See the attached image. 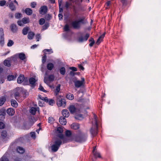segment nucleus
<instances>
[{"instance_id": "obj_1", "label": "nucleus", "mask_w": 161, "mask_h": 161, "mask_svg": "<svg viewBox=\"0 0 161 161\" xmlns=\"http://www.w3.org/2000/svg\"><path fill=\"white\" fill-rule=\"evenodd\" d=\"M58 137L59 138H57L54 144L51 146V150L53 152H55L58 150L62 141L63 143L68 142L67 137H64L62 134L58 135Z\"/></svg>"}, {"instance_id": "obj_2", "label": "nucleus", "mask_w": 161, "mask_h": 161, "mask_svg": "<svg viewBox=\"0 0 161 161\" xmlns=\"http://www.w3.org/2000/svg\"><path fill=\"white\" fill-rule=\"evenodd\" d=\"M86 17L83 16L77 19L72 21L71 25L73 29L78 30L81 28L82 25L86 24Z\"/></svg>"}, {"instance_id": "obj_3", "label": "nucleus", "mask_w": 161, "mask_h": 161, "mask_svg": "<svg viewBox=\"0 0 161 161\" xmlns=\"http://www.w3.org/2000/svg\"><path fill=\"white\" fill-rule=\"evenodd\" d=\"M94 119L92 121V126L90 130V133L93 136H95L97 134V116L94 114Z\"/></svg>"}, {"instance_id": "obj_4", "label": "nucleus", "mask_w": 161, "mask_h": 161, "mask_svg": "<svg viewBox=\"0 0 161 161\" xmlns=\"http://www.w3.org/2000/svg\"><path fill=\"white\" fill-rule=\"evenodd\" d=\"M18 58L21 60H24L26 59V57L25 54L23 52L17 53L8 59L9 60H16ZM4 60H8V59H5Z\"/></svg>"}, {"instance_id": "obj_5", "label": "nucleus", "mask_w": 161, "mask_h": 161, "mask_svg": "<svg viewBox=\"0 0 161 161\" xmlns=\"http://www.w3.org/2000/svg\"><path fill=\"white\" fill-rule=\"evenodd\" d=\"M87 137V134L82 133L79 136H75V139L76 141L81 142H85L86 140Z\"/></svg>"}, {"instance_id": "obj_6", "label": "nucleus", "mask_w": 161, "mask_h": 161, "mask_svg": "<svg viewBox=\"0 0 161 161\" xmlns=\"http://www.w3.org/2000/svg\"><path fill=\"white\" fill-rule=\"evenodd\" d=\"M61 97H62L60 96H58L56 101L58 107H65L66 105L65 100Z\"/></svg>"}, {"instance_id": "obj_7", "label": "nucleus", "mask_w": 161, "mask_h": 161, "mask_svg": "<svg viewBox=\"0 0 161 161\" xmlns=\"http://www.w3.org/2000/svg\"><path fill=\"white\" fill-rule=\"evenodd\" d=\"M44 53V55L43 56L42 60H46L47 55L49 54L53 53V51L52 49H45L43 51Z\"/></svg>"}, {"instance_id": "obj_8", "label": "nucleus", "mask_w": 161, "mask_h": 161, "mask_svg": "<svg viewBox=\"0 0 161 161\" xmlns=\"http://www.w3.org/2000/svg\"><path fill=\"white\" fill-rule=\"evenodd\" d=\"M89 36L90 34L88 33L86 34L84 37L82 35H81L78 37L77 40L80 42H83L86 41Z\"/></svg>"}, {"instance_id": "obj_9", "label": "nucleus", "mask_w": 161, "mask_h": 161, "mask_svg": "<svg viewBox=\"0 0 161 161\" xmlns=\"http://www.w3.org/2000/svg\"><path fill=\"white\" fill-rule=\"evenodd\" d=\"M48 8L47 6L43 5L39 9V13L41 14H46Z\"/></svg>"}, {"instance_id": "obj_10", "label": "nucleus", "mask_w": 161, "mask_h": 161, "mask_svg": "<svg viewBox=\"0 0 161 161\" xmlns=\"http://www.w3.org/2000/svg\"><path fill=\"white\" fill-rule=\"evenodd\" d=\"M84 81V79L83 78H82L81 80H75L74 81V83L75 85V87L77 88H79L81 86H82L83 84V82Z\"/></svg>"}, {"instance_id": "obj_11", "label": "nucleus", "mask_w": 161, "mask_h": 161, "mask_svg": "<svg viewBox=\"0 0 161 161\" xmlns=\"http://www.w3.org/2000/svg\"><path fill=\"white\" fill-rule=\"evenodd\" d=\"M68 109L71 114H74L76 112H79V110L76 108L74 105H70Z\"/></svg>"}, {"instance_id": "obj_12", "label": "nucleus", "mask_w": 161, "mask_h": 161, "mask_svg": "<svg viewBox=\"0 0 161 161\" xmlns=\"http://www.w3.org/2000/svg\"><path fill=\"white\" fill-rule=\"evenodd\" d=\"M0 137L3 140H6L8 138L7 133L6 130H3L1 132Z\"/></svg>"}, {"instance_id": "obj_13", "label": "nucleus", "mask_w": 161, "mask_h": 161, "mask_svg": "<svg viewBox=\"0 0 161 161\" xmlns=\"http://www.w3.org/2000/svg\"><path fill=\"white\" fill-rule=\"evenodd\" d=\"M10 29L11 31L14 33L16 32L18 30V27L16 24H12L10 26Z\"/></svg>"}, {"instance_id": "obj_14", "label": "nucleus", "mask_w": 161, "mask_h": 161, "mask_svg": "<svg viewBox=\"0 0 161 161\" xmlns=\"http://www.w3.org/2000/svg\"><path fill=\"white\" fill-rule=\"evenodd\" d=\"M59 122L62 125H65L67 122L65 117L62 116L60 117L59 118Z\"/></svg>"}, {"instance_id": "obj_15", "label": "nucleus", "mask_w": 161, "mask_h": 161, "mask_svg": "<svg viewBox=\"0 0 161 161\" xmlns=\"http://www.w3.org/2000/svg\"><path fill=\"white\" fill-rule=\"evenodd\" d=\"M39 108H35L34 107H31L30 110V113L32 114L33 115H35L36 113V112L37 111H38L39 110Z\"/></svg>"}, {"instance_id": "obj_16", "label": "nucleus", "mask_w": 161, "mask_h": 161, "mask_svg": "<svg viewBox=\"0 0 161 161\" xmlns=\"http://www.w3.org/2000/svg\"><path fill=\"white\" fill-rule=\"evenodd\" d=\"M36 81L37 80L33 77L30 78L29 79V83L31 85V86H35V83Z\"/></svg>"}, {"instance_id": "obj_17", "label": "nucleus", "mask_w": 161, "mask_h": 161, "mask_svg": "<svg viewBox=\"0 0 161 161\" xmlns=\"http://www.w3.org/2000/svg\"><path fill=\"white\" fill-rule=\"evenodd\" d=\"M7 114L9 115L12 116L14 114L15 111L13 108H8L7 109Z\"/></svg>"}, {"instance_id": "obj_18", "label": "nucleus", "mask_w": 161, "mask_h": 161, "mask_svg": "<svg viewBox=\"0 0 161 161\" xmlns=\"http://www.w3.org/2000/svg\"><path fill=\"white\" fill-rule=\"evenodd\" d=\"M62 113L64 117H68L69 115V114L67 109H63L62 111Z\"/></svg>"}, {"instance_id": "obj_19", "label": "nucleus", "mask_w": 161, "mask_h": 161, "mask_svg": "<svg viewBox=\"0 0 161 161\" xmlns=\"http://www.w3.org/2000/svg\"><path fill=\"white\" fill-rule=\"evenodd\" d=\"M30 28L28 26H26L22 30V33L23 35H26L28 33Z\"/></svg>"}, {"instance_id": "obj_20", "label": "nucleus", "mask_w": 161, "mask_h": 161, "mask_svg": "<svg viewBox=\"0 0 161 161\" xmlns=\"http://www.w3.org/2000/svg\"><path fill=\"white\" fill-rule=\"evenodd\" d=\"M25 12L27 15H31L32 14L33 11L30 8H27L25 9Z\"/></svg>"}, {"instance_id": "obj_21", "label": "nucleus", "mask_w": 161, "mask_h": 161, "mask_svg": "<svg viewBox=\"0 0 161 161\" xmlns=\"http://www.w3.org/2000/svg\"><path fill=\"white\" fill-rule=\"evenodd\" d=\"M35 35L34 33L32 31L29 32L28 34L27 37L29 40H32L33 38Z\"/></svg>"}, {"instance_id": "obj_22", "label": "nucleus", "mask_w": 161, "mask_h": 161, "mask_svg": "<svg viewBox=\"0 0 161 161\" xmlns=\"http://www.w3.org/2000/svg\"><path fill=\"white\" fill-rule=\"evenodd\" d=\"M17 152L23 154L25 152V150L23 147H18L16 148Z\"/></svg>"}, {"instance_id": "obj_23", "label": "nucleus", "mask_w": 161, "mask_h": 161, "mask_svg": "<svg viewBox=\"0 0 161 161\" xmlns=\"http://www.w3.org/2000/svg\"><path fill=\"white\" fill-rule=\"evenodd\" d=\"M24 79V75H20L17 79V82L18 83H21L23 81Z\"/></svg>"}, {"instance_id": "obj_24", "label": "nucleus", "mask_w": 161, "mask_h": 161, "mask_svg": "<svg viewBox=\"0 0 161 161\" xmlns=\"http://www.w3.org/2000/svg\"><path fill=\"white\" fill-rule=\"evenodd\" d=\"M8 5L9 8L12 11H14L15 10L16 7L14 5L12 1H11L10 2Z\"/></svg>"}, {"instance_id": "obj_25", "label": "nucleus", "mask_w": 161, "mask_h": 161, "mask_svg": "<svg viewBox=\"0 0 161 161\" xmlns=\"http://www.w3.org/2000/svg\"><path fill=\"white\" fill-rule=\"evenodd\" d=\"M11 103L12 106L16 108L18 106V103L17 102L14 100H11Z\"/></svg>"}, {"instance_id": "obj_26", "label": "nucleus", "mask_w": 161, "mask_h": 161, "mask_svg": "<svg viewBox=\"0 0 161 161\" xmlns=\"http://www.w3.org/2000/svg\"><path fill=\"white\" fill-rule=\"evenodd\" d=\"M66 97L68 99L70 100H72L74 98V95L70 93H69L67 94Z\"/></svg>"}, {"instance_id": "obj_27", "label": "nucleus", "mask_w": 161, "mask_h": 161, "mask_svg": "<svg viewBox=\"0 0 161 161\" xmlns=\"http://www.w3.org/2000/svg\"><path fill=\"white\" fill-rule=\"evenodd\" d=\"M60 84H58L57 87H56L55 90V93L56 94V95H57L59 93L60 90Z\"/></svg>"}, {"instance_id": "obj_28", "label": "nucleus", "mask_w": 161, "mask_h": 161, "mask_svg": "<svg viewBox=\"0 0 161 161\" xmlns=\"http://www.w3.org/2000/svg\"><path fill=\"white\" fill-rule=\"evenodd\" d=\"M22 23L23 24L28 23L30 22L29 18H24L22 19Z\"/></svg>"}, {"instance_id": "obj_29", "label": "nucleus", "mask_w": 161, "mask_h": 161, "mask_svg": "<svg viewBox=\"0 0 161 161\" xmlns=\"http://www.w3.org/2000/svg\"><path fill=\"white\" fill-rule=\"evenodd\" d=\"M92 153L95 158H97V157L99 158H100L101 157L100 153L97 152H94V149L92 151Z\"/></svg>"}, {"instance_id": "obj_30", "label": "nucleus", "mask_w": 161, "mask_h": 161, "mask_svg": "<svg viewBox=\"0 0 161 161\" xmlns=\"http://www.w3.org/2000/svg\"><path fill=\"white\" fill-rule=\"evenodd\" d=\"M54 67V65L52 63H48L47 65V69L49 70H51Z\"/></svg>"}, {"instance_id": "obj_31", "label": "nucleus", "mask_w": 161, "mask_h": 161, "mask_svg": "<svg viewBox=\"0 0 161 161\" xmlns=\"http://www.w3.org/2000/svg\"><path fill=\"white\" fill-rule=\"evenodd\" d=\"M71 128L77 130L79 128V125L78 124H73L71 125Z\"/></svg>"}, {"instance_id": "obj_32", "label": "nucleus", "mask_w": 161, "mask_h": 161, "mask_svg": "<svg viewBox=\"0 0 161 161\" xmlns=\"http://www.w3.org/2000/svg\"><path fill=\"white\" fill-rule=\"evenodd\" d=\"M38 97H39V98L41 100L44 101L46 102H47L48 101V99L47 97H42L41 95H38Z\"/></svg>"}, {"instance_id": "obj_33", "label": "nucleus", "mask_w": 161, "mask_h": 161, "mask_svg": "<svg viewBox=\"0 0 161 161\" xmlns=\"http://www.w3.org/2000/svg\"><path fill=\"white\" fill-rule=\"evenodd\" d=\"M60 73L62 75H64L65 73V69L64 67H62L60 69Z\"/></svg>"}, {"instance_id": "obj_34", "label": "nucleus", "mask_w": 161, "mask_h": 161, "mask_svg": "<svg viewBox=\"0 0 161 161\" xmlns=\"http://www.w3.org/2000/svg\"><path fill=\"white\" fill-rule=\"evenodd\" d=\"M15 78L16 76H14V75H9L7 76V79L9 81H11L13 80Z\"/></svg>"}, {"instance_id": "obj_35", "label": "nucleus", "mask_w": 161, "mask_h": 161, "mask_svg": "<svg viewBox=\"0 0 161 161\" xmlns=\"http://www.w3.org/2000/svg\"><path fill=\"white\" fill-rule=\"evenodd\" d=\"M89 42H91L89 44V46L90 47H92L95 43V41L93 38L91 37L89 40Z\"/></svg>"}, {"instance_id": "obj_36", "label": "nucleus", "mask_w": 161, "mask_h": 161, "mask_svg": "<svg viewBox=\"0 0 161 161\" xmlns=\"http://www.w3.org/2000/svg\"><path fill=\"white\" fill-rule=\"evenodd\" d=\"M22 14L19 13H16L15 14V17L16 19H19L22 17Z\"/></svg>"}, {"instance_id": "obj_37", "label": "nucleus", "mask_w": 161, "mask_h": 161, "mask_svg": "<svg viewBox=\"0 0 161 161\" xmlns=\"http://www.w3.org/2000/svg\"><path fill=\"white\" fill-rule=\"evenodd\" d=\"M13 96L15 99L18 100L19 98V94L18 92H16L14 93Z\"/></svg>"}, {"instance_id": "obj_38", "label": "nucleus", "mask_w": 161, "mask_h": 161, "mask_svg": "<svg viewBox=\"0 0 161 161\" xmlns=\"http://www.w3.org/2000/svg\"><path fill=\"white\" fill-rule=\"evenodd\" d=\"M6 101L5 98L4 97L0 98V106H2Z\"/></svg>"}, {"instance_id": "obj_39", "label": "nucleus", "mask_w": 161, "mask_h": 161, "mask_svg": "<svg viewBox=\"0 0 161 161\" xmlns=\"http://www.w3.org/2000/svg\"><path fill=\"white\" fill-rule=\"evenodd\" d=\"M4 43V37H0V44L2 46H3Z\"/></svg>"}, {"instance_id": "obj_40", "label": "nucleus", "mask_w": 161, "mask_h": 161, "mask_svg": "<svg viewBox=\"0 0 161 161\" xmlns=\"http://www.w3.org/2000/svg\"><path fill=\"white\" fill-rule=\"evenodd\" d=\"M72 3H69L68 1H66L65 2V7L66 8V9L67 10L69 8V7L70 5H71Z\"/></svg>"}, {"instance_id": "obj_41", "label": "nucleus", "mask_w": 161, "mask_h": 161, "mask_svg": "<svg viewBox=\"0 0 161 161\" xmlns=\"http://www.w3.org/2000/svg\"><path fill=\"white\" fill-rule=\"evenodd\" d=\"M49 23L47 22H46L45 24L42 26V29L43 30H46L49 27Z\"/></svg>"}, {"instance_id": "obj_42", "label": "nucleus", "mask_w": 161, "mask_h": 161, "mask_svg": "<svg viewBox=\"0 0 161 161\" xmlns=\"http://www.w3.org/2000/svg\"><path fill=\"white\" fill-rule=\"evenodd\" d=\"M14 44V42L13 41L11 40H9L7 43V46L9 47H11L13 46Z\"/></svg>"}, {"instance_id": "obj_43", "label": "nucleus", "mask_w": 161, "mask_h": 161, "mask_svg": "<svg viewBox=\"0 0 161 161\" xmlns=\"http://www.w3.org/2000/svg\"><path fill=\"white\" fill-rule=\"evenodd\" d=\"M73 11L74 13V15L75 16H76L78 13V10H77L76 8L74 6L73 7Z\"/></svg>"}, {"instance_id": "obj_44", "label": "nucleus", "mask_w": 161, "mask_h": 161, "mask_svg": "<svg viewBox=\"0 0 161 161\" xmlns=\"http://www.w3.org/2000/svg\"><path fill=\"white\" fill-rule=\"evenodd\" d=\"M0 114L5 116L6 112L4 108H2L0 110Z\"/></svg>"}, {"instance_id": "obj_45", "label": "nucleus", "mask_w": 161, "mask_h": 161, "mask_svg": "<svg viewBox=\"0 0 161 161\" xmlns=\"http://www.w3.org/2000/svg\"><path fill=\"white\" fill-rule=\"evenodd\" d=\"M54 79V76L53 75H49L48 79L50 81H53Z\"/></svg>"}, {"instance_id": "obj_46", "label": "nucleus", "mask_w": 161, "mask_h": 161, "mask_svg": "<svg viewBox=\"0 0 161 161\" xmlns=\"http://www.w3.org/2000/svg\"><path fill=\"white\" fill-rule=\"evenodd\" d=\"M39 24L41 25H43L45 22V20L44 18H41L39 20Z\"/></svg>"}, {"instance_id": "obj_47", "label": "nucleus", "mask_w": 161, "mask_h": 161, "mask_svg": "<svg viewBox=\"0 0 161 161\" xmlns=\"http://www.w3.org/2000/svg\"><path fill=\"white\" fill-rule=\"evenodd\" d=\"M64 30L65 31H70L69 26L67 24H66L65 25Z\"/></svg>"}, {"instance_id": "obj_48", "label": "nucleus", "mask_w": 161, "mask_h": 161, "mask_svg": "<svg viewBox=\"0 0 161 161\" xmlns=\"http://www.w3.org/2000/svg\"><path fill=\"white\" fill-rule=\"evenodd\" d=\"M65 135L67 137H70L71 135V133L70 131L67 130L65 132Z\"/></svg>"}, {"instance_id": "obj_49", "label": "nucleus", "mask_w": 161, "mask_h": 161, "mask_svg": "<svg viewBox=\"0 0 161 161\" xmlns=\"http://www.w3.org/2000/svg\"><path fill=\"white\" fill-rule=\"evenodd\" d=\"M47 102L48 103V104L50 105L53 106V104L54 103V101L52 99H48V102Z\"/></svg>"}, {"instance_id": "obj_50", "label": "nucleus", "mask_w": 161, "mask_h": 161, "mask_svg": "<svg viewBox=\"0 0 161 161\" xmlns=\"http://www.w3.org/2000/svg\"><path fill=\"white\" fill-rule=\"evenodd\" d=\"M1 161H9L8 159L5 156H3L0 159Z\"/></svg>"}, {"instance_id": "obj_51", "label": "nucleus", "mask_w": 161, "mask_h": 161, "mask_svg": "<svg viewBox=\"0 0 161 161\" xmlns=\"http://www.w3.org/2000/svg\"><path fill=\"white\" fill-rule=\"evenodd\" d=\"M4 37V34L3 29L2 28H0V37Z\"/></svg>"}, {"instance_id": "obj_52", "label": "nucleus", "mask_w": 161, "mask_h": 161, "mask_svg": "<svg viewBox=\"0 0 161 161\" xmlns=\"http://www.w3.org/2000/svg\"><path fill=\"white\" fill-rule=\"evenodd\" d=\"M54 121V119L53 117H50L48 118V122L50 123H53Z\"/></svg>"}, {"instance_id": "obj_53", "label": "nucleus", "mask_w": 161, "mask_h": 161, "mask_svg": "<svg viewBox=\"0 0 161 161\" xmlns=\"http://www.w3.org/2000/svg\"><path fill=\"white\" fill-rule=\"evenodd\" d=\"M10 61H4V64L5 65L9 67L11 65Z\"/></svg>"}, {"instance_id": "obj_54", "label": "nucleus", "mask_w": 161, "mask_h": 161, "mask_svg": "<svg viewBox=\"0 0 161 161\" xmlns=\"http://www.w3.org/2000/svg\"><path fill=\"white\" fill-rule=\"evenodd\" d=\"M57 131L58 133H61L63 131V130L60 127H58L57 128Z\"/></svg>"}, {"instance_id": "obj_55", "label": "nucleus", "mask_w": 161, "mask_h": 161, "mask_svg": "<svg viewBox=\"0 0 161 161\" xmlns=\"http://www.w3.org/2000/svg\"><path fill=\"white\" fill-rule=\"evenodd\" d=\"M6 3V1L5 0H3L0 1V6H4Z\"/></svg>"}, {"instance_id": "obj_56", "label": "nucleus", "mask_w": 161, "mask_h": 161, "mask_svg": "<svg viewBox=\"0 0 161 161\" xmlns=\"http://www.w3.org/2000/svg\"><path fill=\"white\" fill-rule=\"evenodd\" d=\"M82 0H75L74 2L75 4L77 5H79L82 2Z\"/></svg>"}, {"instance_id": "obj_57", "label": "nucleus", "mask_w": 161, "mask_h": 161, "mask_svg": "<svg viewBox=\"0 0 161 161\" xmlns=\"http://www.w3.org/2000/svg\"><path fill=\"white\" fill-rule=\"evenodd\" d=\"M36 5L35 2H32L31 3V6L32 8H35Z\"/></svg>"}, {"instance_id": "obj_58", "label": "nucleus", "mask_w": 161, "mask_h": 161, "mask_svg": "<svg viewBox=\"0 0 161 161\" xmlns=\"http://www.w3.org/2000/svg\"><path fill=\"white\" fill-rule=\"evenodd\" d=\"M36 41H39V39L41 38V35L40 34H37L36 36Z\"/></svg>"}, {"instance_id": "obj_59", "label": "nucleus", "mask_w": 161, "mask_h": 161, "mask_svg": "<svg viewBox=\"0 0 161 161\" xmlns=\"http://www.w3.org/2000/svg\"><path fill=\"white\" fill-rule=\"evenodd\" d=\"M5 127V125L3 122H0V129H2L4 128Z\"/></svg>"}, {"instance_id": "obj_60", "label": "nucleus", "mask_w": 161, "mask_h": 161, "mask_svg": "<svg viewBox=\"0 0 161 161\" xmlns=\"http://www.w3.org/2000/svg\"><path fill=\"white\" fill-rule=\"evenodd\" d=\"M17 23L18 25L19 26H23V24L22 23V20H19L17 21Z\"/></svg>"}, {"instance_id": "obj_61", "label": "nucleus", "mask_w": 161, "mask_h": 161, "mask_svg": "<svg viewBox=\"0 0 161 161\" xmlns=\"http://www.w3.org/2000/svg\"><path fill=\"white\" fill-rule=\"evenodd\" d=\"M39 89L40 91L45 92H47V91L44 89L43 87L41 86V85L39 86Z\"/></svg>"}, {"instance_id": "obj_62", "label": "nucleus", "mask_w": 161, "mask_h": 161, "mask_svg": "<svg viewBox=\"0 0 161 161\" xmlns=\"http://www.w3.org/2000/svg\"><path fill=\"white\" fill-rule=\"evenodd\" d=\"M78 67L80 69V70H84V67L83 66L82 64H78Z\"/></svg>"}, {"instance_id": "obj_63", "label": "nucleus", "mask_w": 161, "mask_h": 161, "mask_svg": "<svg viewBox=\"0 0 161 161\" xmlns=\"http://www.w3.org/2000/svg\"><path fill=\"white\" fill-rule=\"evenodd\" d=\"M58 16L59 18V19L60 20H61L63 19V16L62 15V13H59L58 14Z\"/></svg>"}, {"instance_id": "obj_64", "label": "nucleus", "mask_w": 161, "mask_h": 161, "mask_svg": "<svg viewBox=\"0 0 161 161\" xmlns=\"http://www.w3.org/2000/svg\"><path fill=\"white\" fill-rule=\"evenodd\" d=\"M63 12V9L61 6H59V13H62Z\"/></svg>"}]
</instances>
